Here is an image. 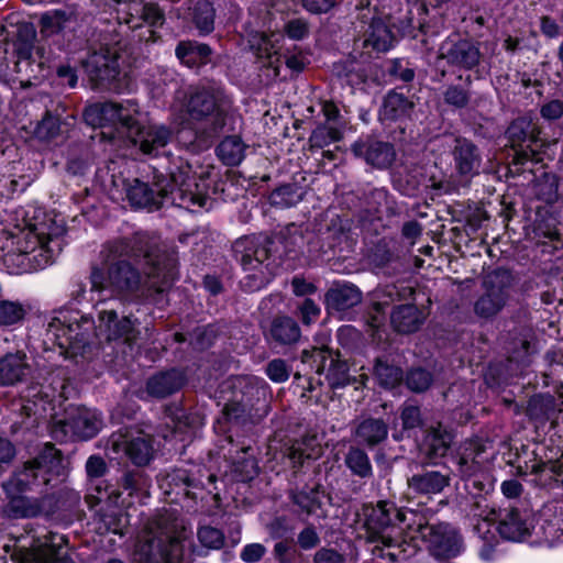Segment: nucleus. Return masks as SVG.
<instances>
[{"label":"nucleus","mask_w":563,"mask_h":563,"mask_svg":"<svg viewBox=\"0 0 563 563\" xmlns=\"http://www.w3.org/2000/svg\"><path fill=\"white\" fill-rule=\"evenodd\" d=\"M20 221L0 234V269L30 274L51 265L63 249L64 220L36 206L18 211Z\"/></svg>","instance_id":"1"},{"label":"nucleus","mask_w":563,"mask_h":563,"mask_svg":"<svg viewBox=\"0 0 563 563\" xmlns=\"http://www.w3.org/2000/svg\"><path fill=\"white\" fill-rule=\"evenodd\" d=\"M133 322L124 317L118 320L114 308L99 310V324L86 313L77 309L62 308L54 311L46 329V342H52L60 349L65 357L81 353L93 336L108 341L119 338L131 340Z\"/></svg>","instance_id":"2"},{"label":"nucleus","mask_w":563,"mask_h":563,"mask_svg":"<svg viewBox=\"0 0 563 563\" xmlns=\"http://www.w3.org/2000/svg\"><path fill=\"white\" fill-rule=\"evenodd\" d=\"M208 185L200 177L199 181L192 175L188 163L180 164L170 170L169 179L157 177L154 187L134 179L126 189V197L132 206L157 210L166 205H175L192 210L203 208L208 201Z\"/></svg>","instance_id":"3"},{"label":"nucleus","mask_w":563,"mask_h":563,"mask_svg":"<svg viewBox=\"0 0 563 563\" xmlns=\"http://www.w3.org/2000/svg\"><path fill=\"white\" fill-rule=\"evenodd\" d=\"M141 238H135L134 244L128 241H117L107 246V260L111 262L108 272L93 268L90 274V298L96 306L107 301L113 296L125 298L139 290L141 286L140 274L131 266L124 257H137L142 253L140 247Z\"/></svg>","instance_id":"4"},{"label":"nucleus","mask_w":563,"mask_h":563,"mask_svg":"<svg viewBox=\"0 0 563 563\" xmlns=\"http://www.w3.org/2000/svg\"><path fill=\"white\" fill-rule=\"evenodd\" d=\"M468 516L472 520L473 532L477 537L479 556L484 561H490L498 543L499 536L509 541H522L530 534V523L516 509L509 510L500 520L498 528L494 527L497 519V510L486 496H478L471 505Z\"/></svg>","instance_id":"5"},{"label":"nucleus","mask_w":563,"mask_h":563,"mask_svg":"<svg viewBox=\"0 0 563 563\" xmlns=\"http://www.w3.org/2000/svg\"><path fill=\"white\" fill-rule=\"evenodd\" d=\"M186 529L172 514L151 520L140 534L133 552L134 563H180Z\"/></svg>","instance_id":"6"},{"label":"nucleus","mask_w":563,"mask_h":563,"mask_svg":"<svg viewBox=\"0 0 563 563\" xmlns=\"http://www.w3.org/2000/svg\"><path fill=\"white\" fill-rule=\"evenodd\" d=\"M406 521V514L386 501H380L369 514L366 525L371 532V541L377 543L372 552L375 556L388 558L393 562H402L413 558L419 551L416 537L410 541L399 540L404 528L398 523Z\"/></svg>","instance_id":"7"},{"label":"nucleus","mask_w":563,"mask_h":563,"mask_svg":"<svg viewBox=\"0 0 563 563\" xmlns=\"http://www.w3.org/2000/svg\"><path fill=\"white\" fill-rule=\"evenodd\" d=\"M186 108L192 119L205 120L201 133L210 139L225 126L231 100L219 86H200L190 90Z\"/></svg>","instance_id":"8"},{"label":"nucleus","mask_w":563,"mask_h":563,"mask_svg":"<svg viewBox=\"0 0 563 563\" xmlns=\"http://www.w3.org/2000/svg\"><path fill=\"white\" fill-rule=\"evenodd\" d=\"M60 464L57 450L53 445H46L43 452L33 461L24 464L22 471L16 472L12 478L3 483V488L9 495L18 492L32 490L51 482L48 476Z\"/></svg>","instance_id":"9"},{"label":"nucleus","mask_w":563,"mask_h":563,"mask_svg":"<svg viewBox=\"0 0 563 563\" xmlns=\"http://www.w3.org/2000/svg\"><path fill=\"white\" fill-rule=\"evenodd\" d=\"M106 451L113 457L128 456L135 465L143 466L154 456L153 438L140 429H126L111 434Z\"/></svg>","instance_id":"10"},{"label":"nucleus","mask_w":563,"mask_h":563,"mask_svg":"<svg viewBox=\"0 0 563 563\" xmlns=\"http://www.w3.org/2000/svg\"><path fill=\"white\" fill-rule=\"evenodd\" d=\"M102 428V419L97 410L86 407H70L66 417L55 423L53 434L56 439L70 438L88 440Z\"/></svg>","instance_id":"11"},{"label":"nucleus","mask_w":563,"mask_h":563,"mask_svg":"<svg viewBox=\"0 0 563 563\" xmlns=\"http://www.w3.org/2000/svg\"><path fill=\"white\" fill-rule=\"evenodd\" d=\"M21 563H74L68 554L66 540L58 533L34 538L21 550Z\"/></svg>","instance_id":"12"},{"label":"nucleus","mask_w":563,"mask_h":563,"mask_svg":"<svg viewBox=\"0 0 563 563\" xmlns=\"http://www.w3.org/2000/svg\"><path fill=\"white\" fill-rule=\"evenodd\" d=\"M486 291L476 301L475 311L483 318L497 314L509 298L511 275L504 269H497L488 274L484 282Z\"/></svg>","instance_id":"13"},{"label":"nucleus","mask_w":563,"mask_h":563,"mask_svg":"<svg viewBox=\"0 0 563 563\" xmlns=\"http://www.w3.org/2000/svg\"><path fill=\"white\" fill-rule=\"evenodd\" d=\"M418 533L438 558L456 556L462 551V540L457 532L449 525L440 523L433 526L419 523Z\"/></svg>","instance_id":"14"},{"label":"nucleus","mask_w":563,"mask_h":563,"mask_svg":"<svg viewBox=\"0 0 563 563\" xmlns=\"http://www.w3.org/2000/svg\"><path fill=\"white\" fill-rule=\"evenodd\" d=\"M242 244L245 246V252L241 257V264L247 273L246 278L251 280L247 286L252 290L258 289L267 282V265L264 264L269 257L267 241L245 239L236 243V249Z\"/></svg>","instance_id":"15"},{"label":"nucleus","mask_w":563,"mask_h":563,"mask_svg":"<svg viewBox=\"0 0 563 563\" xmlns=\"http://www.w3.org/2000/svg\"><path fill=\"white\" fill-rule=\"evenodd\" d=\"M126 135L134 145L148 155H158L172 139V132L166 126L144 124L141 113L134 119Z\"/></svg>","instance_id":"16"},{"label":"nucleus","mask_w":563,"mask_h":563,"mask_svg":"<svg viewBox=\"0 0 563 563\" xmlns=\"http://www.w3.org/2000/svg\"><path fill=\"white\" fill-rule=\"evenodd\" d=\"M439 57L453 66L471 69L479 63L481 53L478 47L467 40L449 37L441 44Z\"/></svg>","instance_id":"17"},{"label":"nucleus","mask_w":563,"mask_h":563,"mask_svg":"<svg viewBox=\"0 0 563 563\" xmlns=\"http://www.w3.org/2000/svg\"><path fill=\"white\" fill-rule=\"evenodd\" d=\"M82 66L89 78L96 84L112 81L120 73L117 53L109 48L93 52L82 63Z\"/></svg>","instance_id":"18"},{"label":"nucleus","mask_w":563,"mask_h":563,"mask_svg":"<svg viewBox=\"0 0 563 563\" xmlns=\"http://www.w3.org/2000/svg\"><path fill=\"white\" fill-rule=\"evenodd\" d=\"M55 498L45 495L42 498L12 497L5 512L11 518H33L54 512Z\"/></svg>","instance_id":"19"},{"label":"nucleus","mask_w":563,"mask_h":563,"mask_svg":"<svg viewBox=\"0 0 563 563\" xmlns=\"http://www.w3.org/2000/svg\"><path fill=\"white\" fill-rule=\"evenodd\" d=\"M352 151L355 156L362 157L367 164L378 168H386L395 159V151L389 143L366 140L353 144Z\"/></svg>","instance_id":"20"},{"label":"nucleus","mask_w":563,"mask_h":563,"mask_svg":"<svg viewBox=\"0 0 563 563\" xmlns=\"http://www.w3.org/2000/svg\"><path fill=\"white\" fill-rule=\"evenodd\" d=\"M124 5L126 10H120L119 13H124L126 16L119 15V20L124 21L131 29L139 27L141 25L140 21H144L152 26L163 23V13L153 3H144V0H128Z\"/></svg>","instance_id":"21"},{"label":"nucleus","mask_w":563,"mask_h":563,"mask_svg":"<svg viewBox=\"0 0 563 563\" xmlns=\"http://www.w3.org/2000/svg\"><path fill=\"white\" fill-rule=\"evenodd\" d=\"M454 166L459 175L473 177L479 173L481 154L475 144L466 139H457L453 148Z\"/></svg>","instance_id":"22"},{"label":"nucleus","mask_w":563,"mask_h":563,"mask_svg":"<svg viewBox=\"0 0 563 563\" xmlns=\"http://www.w3.org/2000/svg\"><path fill=\"white\" fill-rule=\"evenodd\" d=\"M484 452L485 448L478 439L466 441L461 445L456 465L462 477H472L482 470Z\"/></svg>","instance_id":"23"},{"label":"nucleus","mask_w":563,"mask_h":563,"mask_svg":"<svg viewBox=\"0 0 563 563\" xmlns=\"http://www.w3.org/2000/svg\"><path fill=\"white\" fill-rule=\"evenodd\" d=\"M280 35L255 33L250 40L251 47L255 51L258 58L264 59V65L273 69L274 76L279 75L282 64L277 43Z\"/></svg>","instance_id":"24"},{"label":"nucleus","mask_w":563,"mask_h":563,"mask_svg":"<svg viewBox=\"0 0 563 563\" xmlns=\"http://www.w3.org/2000/svg\"><path fill=\"white\" fill-rule=\"evenodd\" d=\"M30 373L26 356L23 353H9L0 358V384L14 385Z\"/></svg>","instance_id":"25"},{"label":"nucleus","mask_w":563,"mask_h":563,"mask_svg":"<svg viewBox=\"0 0 563 563\" xmlns=\"http://www.w3.org/2000/svg\"><path fill=\"white\" fill-rule=\"evenodd\" d=\"M102 107L112 108V111H104V125L120 126L125 133L134 122V119L140 115L139 108L132 100H128L123 103L104 102Z\"/></svg>","instance_id":"26"},{"label":"nucleus","mask_w":563,"mask_h":563,"mask_svg":"<svg viewBox=\"0 0 563 563\" xmlns=\"http://www.w3.org/2000/svg\"><path fill=\"white\" fill-rule=\"evenodd\" d=\"M449 476L438 471H427L408 479L409 488L417 494L434 495L449 485Z\"/></svg>","instance_id":"27"},{"label":"nucleus","mask_w":563,"mask_h":563,"mask_svg":"<svg viewBox=\"0 0 563 563\" xmlns=\"http://www.w3.org/2000/svg\"><path fill=\"white\" fill-rule=\"evenodd\" d=\"M423 320L422 312L415 305L410 303L397 306L390 316L391 325L400 333L417 331Z\"/></svg>","instance_id":"28"},{"label":"nucleus","mask_w":563,"mask_h":563,"mask_svg":"<svg viewBox=\"0 0 563 563\" xmlns=\"http://www.w3.org/2000/svg\"><path fill=\"white\" fill-rule=\"evenodd\" d=\"M395 42V37L388 25L379 18L372 20L364 34V47H372L376 52L388 51Z\"/></svg>","instance_id":"29"},{"label":"nucleus","mask_w":563,"mask_h":563,"mask_svg":"<svg viewBox=\"0 0 563 563\" xmlns=\"http://www.w3.org/2000/svg\"><path fill=\"white\" fill-rule=\"evenodd\" d=\"M184 380V375L179 371L161 373L148 379L147 393L151 396L163 398L178 390Z\"/></svg>","instance_id":"30"},{"label":"nucleus","mask_w":563,"mask_h":563,"mask_svg":"<svg viewBox=\"0 0 563 563\" xmlns=\"http://www.w3.org/2000/svg\"><path fill=\"white\" fill-rule=\"evenodd\" d=\"M324 493L319 487L305 488L292 495V501L302 512L317 518L325 517L323 509Z\"/></svg>","instance_id":"31"},{"label":"nucleus","mask_w":563,"mask_h":563,"mask_svg":"<svg viewBox=\"0 0 563 563\" xmlns=\"http://www.w3.org/2000/svg\"><path fill=\"white\" fill-rule=\"evenodd\" d=\"M388 434L387 424L382 419L367 418L355 429V439L358 444L374 446L385 440Z\"/></svg>","instance_id":"32"},{"label":"nucleus","mask_w":563,"mask_h":563,"mask_svg":"<svg viewBox=\"0 0 563 563\" xmlns=\"http://www.w3.org/2000/svg\"><path fill=\"white\" fill-rule=\"evenodd\" d=\"M362 296L353 285H341L331 288L325 295L328 306L338 311H343L360 303Z\"/></svg>","instance_id":"33"},{"label":"nucleus","mask_w":563,"mask_h":563,"mask_svg":"<svg viewBox=\"0 0 563 563\" xmlns=\"http://www.w3.org/2000/svg\"><path fill=\"white\" fill-rule=\"evenodd\" d=\"M211 49L208 45L197 42H181L176 47V56L188 67H199L210 59Z\"/></svg>","instance_id":"34"},{"label":"nucleus","mask_w":563,"mask_h":563,"mask_svg":"<svg viewBox=\"0 0 563 563\" xmlns=\"http://www.w3.org/2000/svg\"><path fill=\"white\" fill-rule=\"evenodd\" d=\"M144 257L147 264H151L152 267L147 272L148 276V288H154L157 292H162L165 290V287L169 285V283L174 279V264L172 262L161 263L154 262L152 254L145 253Z\"/></svg>","instance_id":"35"},{"label":"nucleus","mask_w":563,"mask_h":563,"mask_svg":"<svg viewBox=\"0 0 563 563\" xmlns=\"http://www.w3.org/2000/svg\"><path fill=\"white\" fill-rule=\"evenodd\" d=\"M411 109L412 102L402 93L390 91L384 99L379 117L383 121H395L407 117Z\"/></svg>","instance_id":"36"},{"label":"nucleus","mask_w":563,"mask_h":563,"mask_svg":"<svg viewBox=\"0 0 563 563\" xmlns=\"http://www.w3.org/2000/svg\"><path fill=\"white\" fill-rule=\"evenodd\" d=\"M539 134V128L528 118L514 120L507 129V135L512 147L521 146V144L528 140L530 142H537Z\"/></svg>","instance_id":"37"},{"label":"nucleus","mask_w":563,"mask_h":563,"mask_svg":"<svg viewBox=\"0 0 563 563\" xmlns=\"http://www.w3.org/2000/svg\"><path fill=\"white\" fill-rule=\"evenodd\" d=\"M273 339L282 344H292L300 338V329L290 317H277L271 328Z\"/></svg>","instance_id":"38"},{"label":"nucleus","mask_w":563,"mask_h":563,"mask_svg":"<svg viewBox=\"0 0 563 563\" xmlns=\"http://www.w3.org/2000/svg\"><path fill=\"white\" fill-rule=\"evenodd\" d=\"M245 145L238 136L224 139L217 148L219 158L229 166L239 165L244 158Z\"/></svg>","instance_id":"39"},{"label":"nucleus","mask_w":563,"mask_h":563,"mask_svg":"<svg viewBox=\"0 0 563 563\" xmlns=\"http://www.w3.org/2000/svg\"><path fill=\"white\" fill-rule=\"evenodd\" d=\"M321 454V446L317 439L311 437L296 442L288 452L294 466L303 464L305 460L317 459Z\"/></svg>","instance_id":"40"},{"label":"nucleus","mask_w":563,"mask_h":563,"mask_svg":"<svg viewBox=\"0 0 563 563\" xmlns=\"http://www.w3.org/2000/svg\"><path fill=\"white\" fill-rule=\"evenodd\" d=\"M452 442V435L441 429H433L424 439L426 453L432 457L445 455Z\"/></svg>","instance_id":"41"},{"label":"nucleus","mask_w":563,"mask_h":563,"mask_svg":"<svg viewBox=\"0 0 563 563\" xmlns=\"http://www.w3.org/2000/svg\"><path fill=\"white\" fill-rule=\"evenodd\" d=\"M303 192L302 188L292 184L284 185L275 189L269 196V202L272 206L278 208H289L296 206L302 200Z\"/></svg>","instance_id":"42"},{"label":"nucleus","mask_w":563,"mask_h":563,"mask_svg":"<svg viewBox=\"0 0 563 563\" xmlns=\"http://www.w3.org/2000/svg\"><path fill=\"white\" fill-rule=\"evenodd\" d=\"M349 470L360 477H369L373 474L368 455L358 448H351L345 456Z\"/></svg>","instance_id":"43"},{"label":"nucleus","mask_w":563,"mask_h":563,"mask_svg":"<svg viewBox=\"0 0 563 563\" xmlns=\"http://www.w3.org/2000/svg\"><path fill=\"white\" fill-rule=\"evenodd\" d=\"M553 409L554 398L551 395H538L529 400L527 411L530 418L543 421L550 418Z\"/></svg>","instance_id":"44"},{"label":"nucleus","mask_w":563,"mask_h":563,"mask_svg":"<svg viewBox=\"0 0 563 563\" xmlns=\"http://www.w3.org/2000/svg\"><path fill=\"white\" fill-rule=\"evenodd\" d=\"M374 371L378 383L386 388H394L402 379V371L399 367L388 365L380 360L376 362Z\"/></svg>","instance_id":"45"},{"label":"nucleus","mask_w":563,"mask_h":563,"mask_svg":"<svg viewBox=\"0 0 563 563\" xmlns=\"http://www.w3.org/2000/svg\"><path fill=\"white\" fill-rule=\"evenodd\" d=\"M26 311L24 306L19 301L0 300V324L13 325L20 322Z\"/></svg>","instance_id":"46"},{"label":"nucleus","mask_w":563,"mask_h":563,"mask_svg":"<svg viewBox=\"0 0 563 563\" xmlns=\"http://www.w3.org/2000/svg\"><path fill=\"white\" fill-rule=\"evenodd\" d=\"M194 21L201 33H210L213 30L214 10L210 2H198L195 12Z\"/></svg>","instance_id":"47"},{"label":"nucleus","mask_w":563,"mask_h":563,"mask_svg":"<svg viewBox=\"0 0 563 563\" xmlns=\"http://www.w3.org/2000/svg\"><path fill=\"white\" fill-rule=\"evenodd\" d=\"M197 536L200 544L207 549L218 550L224 543L223 532L211 526L200 527Z\"/></svg>","instance_id":"48"},{"label":"nucleus","mask_w":563,"mask_h":563,"mask_svg":"<svg viewBox=\"0 0 563 563\" xmlns=\"http://www.w3.org/2000/svg\"><path fill=\"white\" fill-rule=\"evenodd\" d=\"M327 379L329 384L334 387H343L350 384L351 378L349 375V366L344 361H332L328 368Z\"/></svg>","instance_id":"49"},{"label":"nucleus","mask_w":563,"mask_h":563,"mask_svg":"<svg viewBox=\"0 0 563 563\" xmlns=\"http://www.w3.org/2000/svg\"><path fill=\"white\" fill-rule=\"evenodd\" d=\"M58 133V120L51 114L45 115L41 122H37L34 129V135L41 141L54 140Z\"/></svg>","instance_id":"50"},{"label":"nucleus","mask_w":563,"mask_h":563,"mask_svg":"<svg viewBox=\"0 0 563 563\" xmlns=\"http://www.w3.org/2000/svg\"><path fill=\"white\" fill-rule=\"evenodd\" d=\"M541 529L544 540L549 545L563 542V522L561 519L545 520Z\"/></svg>","instance_id":"51"},{"label":"nucleus","mask_w":563,"mask_h":563,"mask_svg":"<svg viewBox=\"0 0 563 563\" xmlns=\"http://www.w3.org/2000/svg\"><path fill=\"white\" fill-rule=\"evenodd\" d=\"M298 316L305 325L314 323L321 312L320 307L310 298L305 299L297 307Z\"/></svg>","instance_id":"52"},{"label":"nucleus","mask_w":563,"mask_h":563,"mask_svg":"<svg viewBox=\"0 0 563 563\" xmlns=\"http://www.w3.org/2000/svg\"><path fill=\"white\" fill-rule=\"evenodd\" d=\"M432 378L430 373L422 368L412 369L407 376V385L415 391L426 390L430 386Z\"/></svg>","instance_id":"53"},{"label":"nucleus","mask_w":563,"mask_h":563,"mask_svg":"<svg viewBox=\"0 0 563 563\" xmlns=\"http://www.w3.org/2000/svg\"><path fill=\"white\" fill-rule=\"evenodd\" d=\"M266 375L275 383H284L289 378L290 368L285 361L276 358L267 364Z\"/></svg>","instance_id":"54"},{"label":"nucleus","mask_w":563,"mask_h":563,"mask_svg":"<svg viewBox=\"0 0 563 563\" xmlns=\"http://www.w3.org/2000/svg\"><path fill=\"white\" fill-rule=\"evenodd\" d=\"M104 111L106 112L112 111V108L102 107V103H95V104L88 106L85 109L84 119L87 124H89L93 128H97V126L103 128V126H106L104 121H103Z\"/></svg>","instance_id":"55"},{"label":"nucleus","mask_w":563,"mask_h":563,"mask_svg":"<svg viewBox=\"0 0 563 563\" xmlns=\"http://www.w3.org/2000/svg\"><path fill=\"white\" fill-rule=\"evenodd\" d=\"M297 543L305 551L316 548L320 543L317 529L312 525L303 528L297 536Z\"/></svg>","instance_id":"56"},{"label":"nucleus","mask_w":563,"mask_h":563,"mask_svg":"<svg viewBox=\"0 0 563 563\" xmlns=\"http://www.w3.org/2000/svg\"><path fill=\"white\" fill-rule=\"evenodd\" d=\"M345 556L338 550L329 547H322L316 551L313 563H345Z\"/></svg>","instance_id":"57"},{"label":"nucleus","mask_w":563,"mask_h":563,"mask_svg":"<svg viewBox=\"0 0 563 563\" xmlns=\"http://www.w3.org/2000/svg\"><path fill=\"white\" fill-rule=\"evenodd\" d=\"M266 553V548L261 543L246 544L240 554L242 561L246 563H256L262 560Z\"/></svg>","instance_id":"58"},{"label":"nucleus","mask_w":563,"mask_h":563,"mask_svg":"<svg viewBox=\"0 0 563 563\" xmlns=\"http://www.w3.org/2000/svg\"><path fill=\"white\" fill-rule=\"evenodd\" d=\"M563 467V453L561 459L553 461L552 459H548L545 461H539L534 462L530 466V472L533 474H540L544 473L547 471L551 472L552 474H559L561 473Z\"/></svg>","instance_id":"59"},{"label":"nucleus","mask_w":563,"mask_h":563,"mask_svg":"<svg viewBox=\"0 0 563 563\" xmlns=\"http://www.w3.org/2000/svg\"><path fill=\"white\" fill-rule=\"evenodd\" d=\"M295 549L291 544V542L287 540H282L275 543L274 545V558L279 563H290L295 555Z\"/></svg>","instance_id":"60"},{"label":"nucleus","mask_w":563,"mask_h":563,"mask_svg":"<svg viewBox=\"0 0 563 563\" xmlns=\"http://www.w3.org/2000/svg\"><path fill=\"white\" fill-rule=\"evenodd\" d=\"M444 100L449 104L462 108L466 106L468 101V96L464 89L456 86H452L446 89L444 93Z\"/></svg>","instance_id":"61"},{"label":"nucleus","mask_w":563,"mask_h":563,"mask_svg":"<svg viewBox=\"0 0 563 563\" xmlns=\"http://www.w3.org/2000/svg\"><path fill=\"white\" fill-rule=\"evenodd\" d=\"M86 471L90 479H99L107 471L104 460L98 455H92L86 463Z\"/></svg>","instance_id":"62"},{"label":"nucleus","mask_w":563,"mask_h":563,"mask_svg":"<svg viewBox=\"0 0 563 563\" xmlns=\"http://www.w3.org/2000/svg\"><path fill=\"white\" fill-rule=\"evenodd\" d=\"M285 32L291 40H302L308 34V26L305 21L296 19L286 24Z\"/></svg>","instance_id":"63"},{"label":"nucleus","mask_w":563,"mask_h":563,"mask_svg":"<svg viewBox=\"0 0 563 563\" xmlns=\"http://www.w3.org/2000/svg\"><path fill=\"white\" fill-rule=\"evenodd\" d=\"M540 113L545 120H558L563 115V101L551 100L541 107Z\"/></svg>","instance_id":"64"}]
</instances>
